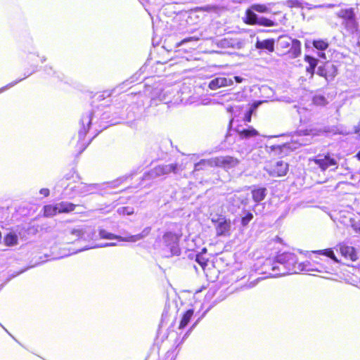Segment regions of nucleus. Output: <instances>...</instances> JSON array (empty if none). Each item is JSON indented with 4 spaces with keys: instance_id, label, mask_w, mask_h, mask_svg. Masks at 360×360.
<instances>
[{
    "instance_id": "1",
    "label": "nucleus",
    "mask_w": 360,
    "mask_h": 360,
    "mask_svg": "<svg viewBox=\"0 0 360 360\" xmlns=\"http://www.w3.org/2000/svg\"><path fill=\"white\" fill-rule=\"evenodd\" d=\"M276 262L283 265L285 273L288 274H299L306 270V266L303 262L299 261L295 253L284 252L278 253L276 256Z\"/></svg>"
},
{
    "instance_id": "2",
    "label": "nucleus",
    "mask_w": 360,
    "mask_h": 360,
    "mask_svg": "<svg viewBox=\"0 0 360 360\" xmlns=\"http://www.w3.org/2000/svg\"><path fill=\"white\" fill-rule=\"evenodd\" d=\"M277 51L279 56H288L295 58L301 54V43L298 39H292L288 35H281L278 39Z\"/></svg>"
},
{
    "instance_id": "3",
    "label": "nucleus",
    "mask_w": 360,
    "mask_h": 360,
    "mask_svg": "<svg viewBox=\"0 0 360 360\" xmlns=\"http://www.w3.org/2000/svg\"><path fill=\"white\" fill-rule=\"evenodd\" d=\"M239 163L237 158L226 155L218 156L210 159H202L195 165V170H200L204 167H221L226 170L235 167Z\"/></svg>"
},
{
    "instance_id": "4",
    "label": "nucleus",
    "mask_w": 360,
    "mask_h": 360,
    "mask_svg": "<svg viewBox=\"0 0 360 360\" xmlns=\"http://www.w3.org/2000/svg\"><path fill=\"white\" fill-rule=\"evenodd\" d=\"M181 235L172 231H167L162 236V250L167 251L170 255L180 254L179 240Z\"/></svg>"
},
{
    "instance_id": "5",
    "label": "nucleus",
    "mask_w": 360,
    "mask_h": 360,
    "mask_svg": "<svg viewBox=\"0 0 360 360\" xmlns=\"http://www.w3.org/2000/svg\"><path fill=\"white\" fill-rule=\"evenodd\" d=\"M264 169L272 177H280L287 174L288 164L283 160H270L266 162Z\"/></svg>"
},
{
    "instance_id": "6",
    "label": "nucleus",
    "mask_w": 360,
    "mask_h": 360,
    "mask_svg": "<svg viewBox=\"0 0 360 360\" xmlns=\"http://www.w3.org/2000/svg\"><path fill=\"white\" fill-rule=\"evenodd\" d=\"M212 223L214 225L216 235L217 236L229 237L231 235V221L222 214H217L211 219Z\"/></svg>"
},
{
    "instance_id": "7",
    "label": "nucleus",
    "mask_w": 360,
    "mask_h": 360,
    "mask_svg": "<svg viewBox=\"0 0 360 360\" xmlns=\"http://www.w3.org/2000/svg\"><path fill=\"white\" fill-rule=\"evenodd\" d=\"M338 16L343 20V25L348 30L352 32L357 30L358 22L353 8L342 9L338 13Z\"/></svg>"
},
{
    "instance_id": "8",
    "label": "nucleus",
    "mask_w": 360,
    "mask_h": 360,
    "mask_svg": "<svg viewBox=\"0 0 360 360\" xmlns=\"http://www.w3.org/2000/svg\"><path fill=\"white\" fill-rule=\"evenodd\" d=\"M314 162L322 170L326 171L330 167H338L336 160L333 158L329 153L326 154H319L310 160Z\"/></svg>"
},
{
    "instance_id": "9",
    "label": "nucleus",
    "mask_w": 360,
    "mask_h": 360,
    "mask_svg": "<svg viewBox=\"0 0 360 360\" xmlns=\"http://www.w3.org/2000/svg\"><path fill=\"white\" fill-rule=\"evenodd\" d=\"M317 74L328 81L333 80L338 74L337 67L332 63L326 62L318 68Z\"/></svg>"
},
{
    "instance_id": "10",
    "label": "nucleus",
    "mask_w": 360,
    "mask_h": 360,
    "mask_svg": "<svg viewBox=\"0 0 360 360\" xmlns=\"http://www.w3.org/2000/svg\"><path fill=\"white\" fill-rule=\"evenodd\" d=\"M89 124L90 120H88L86 127L84 128L83 131H79L78 133V141L75 145L76 151L78 153L83 152L90 143V139L85 138L86 134L89 129Z\"/></svg>"
},
{
    "instance_id": "11",
    "label": "nucleus",
    "mask_w": 360,
    "mask_h": 360,
    "mask_svg": "<svg viewBox=\"0 0 360 360\" xmlns=\"http://www.w3.org/2000/svg\"><path fill=\"white\" fill-rule=\"evenodd\" d=\"M341 255L346 259L352 262L357 260L358 257L354 247L349 246L345 243H340L338 245Z\"/></svg>"
},
{
    "instance_id": "12",
    "label": "nucleus",
    "mask_w": 360,
    "mask_h": 360,
    "mask_svg": "<svg viewBox=\"0 0 360 360\" xmlns=\"http://www.w3.org/2000/svg\"><path fill=\"white\" fill-rule=\"evenodd\" d=\"M178 169L177 164L160 165L153 169L155 176H163L170 173H176Z\"/></svg>"
},
{
    "instance_id": "13",
    "label": "nucleus",
    "mask_w": 360,
    "mask_h": 360,
    "mask_svg": "<svg viewBox=\"0 0 360 360\" xmlns=\"http://www.w3.org/2000/svg\"><path fill=\"white\" fill-rule=\"evenodd\" d=\"M233 84V81L226 77H216L211 80L208 84V87L211 90H217L221 87L231 86Z\"/></svg>"
},
{
    "instance_id": "14",
    "label": "nucleus",
    "mask_w": 360,
    "mask_h": 360,
    "mask_svg": "<svg viewBox=\"0 0 360 360\" xmlns=\"http://www.w3.org/2000/svg\"><path fill=\"white\" fill-rule=\"evenodd\" d=\"M255 47L257 49L266 50L269 53H272L275 50V41L274 39L257 40Z\"/></svg>"
},
{
    "instance_id": "15",
    "label": "nucleus",
    "mask_w": 360,
    "mask_h": 360,
    "mask_svg": "<svg viewBox=\"0 0 360 360\" xmlns=\"http://www.w3.org/2000/svg\"><path fill=\"white\" fill-rule=\"evenodd\" d=\"M259 18L252 9V7L247 8L245 12V16L243 18V22L248 25H256L259 22Z\"/></svg>"
},
{
    "instance_id": "16",
    "label": "nucleus",
    "mask_w": 360,
    "mask_h": 360,
    "mask_svg": "<svg viewBox=\"0 0 360 360\" xmlns=\"http://www.w3.org/2000/svg\"><path fill=\"white\" fill-rule=\"evenodd\" d=\"M304 59V61L308 63V66L306 67V72L309 73L311 77H313L315 72V68L318 65V59L309 55H306Z\"/></svg>"
},
{
    "instance_id": "17",
    "label": "nucleus",
    "mask_w": 360,
    "mask_h": 360,
    "mask_svg": "<svg viewBox=\"0 0 360 360\" xmlns=\"http://www.w3.org/2000/svg\"><path fill=\"white\" fill-rule=\"evenodd\" d=\"M252 198L255 202L262 201L266 195V188L264 187H256L251 191Z\"/></svg>"
},
{
    "instance_id": "18",
    "label": "nucleus",
    "mask_w": 360,
    "mask_h": 360,
    "mask_svg": "<svg viewBox=\"0 0 360 360\" xmlns=\"http://www.w3.org/2000/svg\"><path fill=\"white\" fill-rule=\"evenodd\" d=\"M194 314V310L193 309H189L184 311L181 317V320L178 326V328L179 330H182L185 328L188 323L190 322L191 319H192L193 316Z\"/></svg>"
},
{
    "instance_id": "19",
    "label": "nucleus",
    "mask_w": 360,
    "mask_h": 360,
    "mask_svg": "<svg viewBox=\"0 0 360 360\" xmlns=\"http://www.w3.org/2000/svg\"><path fill=\"white\" fill-rule=\"evenodd\" d=\"M57 205L59 214L70 213L71 212H73L77 206V205L72 202L65 201L60 202L57 203Z\"/></svg>"
},
{
    "instance_id": "20",
    "label": "nucleus",
    "mask_w": 360,
    "mask_h": 360,
    "mask_svg": "<svg viewBox=\"0 0 360 360\" xmlns=\"http://www.w3.org/2000/svg\"><path fill=\"white\" fill-rule=\"evenodd\" d=\"M150 231H151L150 227H146L142 231V232L141 233L127 236V238H124L122 240L126 241V242H136L139 240H141V239L145 238L148 235H149Z\"/></svg>"
},
{
    "instance_id": "21",
    "label": "nucleus",
    "mask_w": 360,
    "mask_h": 360,
    "mask_svg": "<svg viewBox=\"0 0 360 360\" xmlns=\"http://www.w3.org/2000/svg\"><path fill=\"white\" fill-rule=\"evenodd\" d=\"M43 216L45 217H50L56 215L58 213L57 204L56 205H46L43 207Z\"/></svg>"
},
{
    "instance_id": "22",
    "label": "nucleus",
    "mask_w": 360,
    "mask_h": 360,
    "mask_svg": "<svg viewBox=\"0 0 360 360\" xmlns=\"http://www.w3.org/2000/svg\"><path fill=\"white\" fill-rule=\"evenodd\" d=\"M238 134L240 139H249L250 137H255L259 135L258 131L252 127H250L248 129H244L238 131Z\"/></svg>"
},
{
    "instance_id": "23",
    "label": "nucleus",
    "mask_w": 360,
    "mask_h": 360,
    "mask_svg": "<svg viewBox=\"0 0 360 360\" xmlns=\"http://www.w3.org/2000/svg\"><path fill=\"white\" fill-rule=\"evenodd\" d=\"M312 44L314 48H316L317 50H319V51H325L329 46V44L327 41V40L321 39L314 40L312 41Z\"/></svg>"
},
{
    "instance_id": "24",
    "label": "nucleus",
    "mask_w": 360,
    "mask_h": 360,
    "mask_svg": "<svg viewBox=\"0 0 360 360\" xmlns=\"http://www.w3.org/2000/svg\"><path fill=\"white\" fill-rule=\"evenodd\" d=\"M316 252L317 254L326 256V257L330 258L331 259H333V261H335V262H338V260L337 257H335L332 248H327V249H324V250H318Z\"/></svg>"
},
{
    "instance_id": "25",
    "label": "nucleus",
    "mask_w": 360,
    "mask_h": 360,
    "mask_svg": "<svg viewBox=\"0 0 360 360\" xmlns=\"http://www.w3.org/2000/svg\"><path fill=\"white\" fill-rule=\"evenodd\" d=\"M313 103L318 106H324L328 103L326 98L320 94H316L313 97Z\"/></svg>"
},
{
    "instance_id": "26",
    "label": "nucleus",
    "mask_w": 360,
    "mask_h": 360,
    "mask_svg": "<svg viewBox=\"0 0 360 360\" xmlns=\"http://www.w3.org/2000/svg\"><path fill=\"white\" fill-rule=\"evenodd\" d=\"M258 104L256 103H252L250 105V109L247 111L245 113L243 121L245 122H250L252 120V115L253 112L255 110V109L257 108Z\"/></svg>"
},
{
    "instance_id": "27",
    "label": "nucleus",
    "mask_w": 360,
    "mask_h": 360,
    "mask_svg": "<svg viewBox=\"0 0 360 360\" xmlns=\"http://www.w3.org/2000/svg\"><path fill=\"white\" fill-rule=\"evenodd\" d=\"M250 6L252 7V9L258 13H265L269 12V8L265 4H254Z\"/></svg>"
},
{
    "instance_id": "28",
    "label": "nucleus",
    "mask_w": 360,
    "mask_h": 360,
    "mask_svg": "<svg viewBox=\"0 0 360 360\" xmlns=\"http://www.w3.org/2000/svg\"><path fill=\"white\" fill-rule=\"evenodd\" d=\"M4 243L6 245L12 246L18 243L17 236L12 233H8L4 237Z\"/></svg>"
},
{
    "instance_id": "29",
    "label": "nucleus",
    "mask_w": 360,
    "mask_h": 360,
    "mask_svg": "<svg viewBox=\"0 0 360 360\" xmlns=\"http://www.w3.org/2000/svg\"><path fill=\"white\" fill-rule=\"evenodd\" d=\"M257 25L264 27H274L276 25V23L269 18L262 17L259 19Z\"/></svg>"
},
{
    "instance_id": "30",
    "label": "nucleus",
    "mask_w": 360,
    "mask_h": 360,
    "mask_svg": "<svg viewBox=\"0 0 360 360\" xmlns=\"http://www.w3.org/2000/svg\"><path fill=\"white\" fill-rule=\"evenodd\" d=\"M195 261L200 265V266L204 269L208 263V259L205 257L202 252H200L196 255Z\"/></svg>"
},
{
    "instance_id": "31",
    "label": "nucleus",
    "mask_w": 360,
    "mask_h": 360,
    "mask_svg": "<svg viewBox=\"0 0 360 360\" xmlns=\"http://www.w3.org/2000/svg\"><path fill=\"white\" fill-rule=\"evenodd\" d=\"M253 219L252 213L248 212L244 217L240 219V223L243 226H246L250 221Z\"/></svg>"
},
{
    "instance_id": "32",
    "label": "nucleus",
    "mask_w": 360,
    "mask_h": 360,
    "mask_svg": "<svg viewBox=\"0 0 360 360\" xmlns=\"http://www.w3.org/2000/svg\"><path fill=\"white\" fill-rule=\"evenodd\" d=\"M99 235L101 238L114 239L115 237L112 233H107L105 230H100Z\"/></svg>"
},
{
    "instance_id": "33",
    "label": "nucleus",
    "mask_w": 360,
    "mask_h": 360,
    "mask_svg": "<svg viewBox=\"0 0 360 360\" xmlns=\"http://www.w3.org/2000/svg\"><path fill=\"white\" fill-rule=\"evenodd\" d=\"M39 193H40V194H41L44 197H47L50 194L49 190L48 188H41L40 191H39Z\"/></svg>"
},
{
    "instance_id": "34",
    "label": "nucleus",
    "mask_w": 360,
    "mask_h": 360,
    "mask_svg": "<svg viewBox=\"0 0 360 360\" xmlns=\"http://www.w3.org/2000/svg\"><path fill=\"white\" fill-rule=\"evenodd\" d=\"M72 234L75 235L77 236H81L83 235L82 230L80 229H72L71 231Z\"/></svg>"
},
{
    "instance_id": "35",
    "label": "nucleus",
    "mask_w": 360,
    "mask_h": 360,
    "mask_svg": "<svg viewBox=\"0 0 360 360\" xmlns=\"http://www.w3.org/2000/svg\"><path fill=\"white\" fill-rule=\"evenodd\" d=\"M193 39L192 37H187V38H185L183 40H181L180 42L177 43L176 44V46H180L181 44H182L183 43H185V42H188V41H190Z\"/></svg>"
},
{
    "instance_id": "36",
    "label": "nucleus",
    "mask_w": 360,
    "mask_h": 360,
    "mask_svg": "<svg viewBox=\"0 0 360 360\" xmlns=\"http://www.w3.org/2000/svg\"><path fill=\"white\" fill-rule=\"evenodd\" d=\"M234 79L236 81V82H238V83H240L243 81V78L239 76L234 77Z\"/></svg>"
},
{
    "instance_id": "37",
    "label": "nucleus",
    "mask_w": 360,
    "mask_h": 360,
    "mask_svg": "<svg viewBox=\"0 0 360 360\" xmlns=\"http://www.w3.org/2000/svg\"><path fill=\"white\" fill-rule=\"evenodd\" d=\"M356 158L359 160H360V150L356 153Z\"/></svg>"
},
{
    "instance_id": "38",
    "label": "nucleus",
    "mask_w": 360,
    "mask_h": 360,
    "mask_svg": "<svg viewBox=\"0 0 360 360\" xmlns=\"http://www.w3.org/2000/svg\"><path fill=\"white\" fill-rule=\"evenodd\" d=\"M206 252V248H203V249L202 250V252H202V255L203 254V252Z\"/></svg>"
},
{
    "instance_id": "39",
    "label": "nucleus",
    "mask_w": 360,
    "mask_h": 360,
    "mask_svg": "<svg viewBox=\"0 0 360 360\" xmlns=\"http://www.w3.org/2000/svg\"><path fill=\"white\" fill-rule=\"evenodd\" d=\"M359 131V128H358V129H355V132H356V133H358Z\"/></svg>"
},
{
    "instance_id": "40",
    "label": "nucleus",
    "mask_w": 360,
    "mask_h": 360,
    "mask_svg": "<svg viewBox=\"0 0 360 360\" xmlns=\"http://www.w3.org/2000/svg\"><path fill=\"white\" fill-rule=\"evenodd\" d=\"M197 9H198V10H205V8H197Z\"/></svg>"
}]
</instances>
